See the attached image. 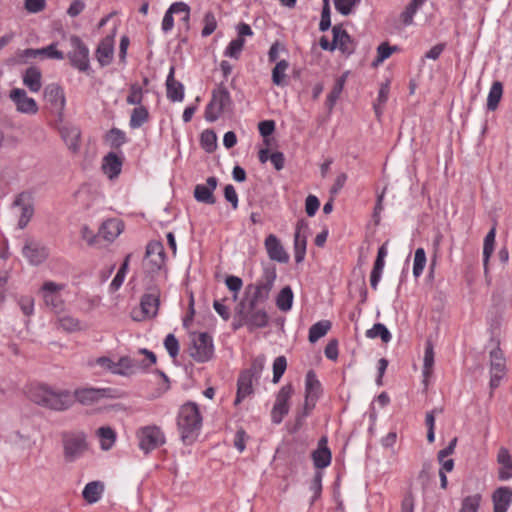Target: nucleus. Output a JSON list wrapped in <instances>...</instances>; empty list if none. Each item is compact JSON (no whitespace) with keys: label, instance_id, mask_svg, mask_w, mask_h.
Wrapping results in <instances>:
<instances>
[{"label":"nucleus","instance_id":"c756f323","mask_svg":"<svg viewBox=\"0 0 512 512\" xmlns=\"http://www.w3.org/2000/svg\"><path fill=\"white\" fill-rule=\"evenodd\" d=\"M104 488V484L101 481L89 482L84 487L82 491V496L87 503H96L101 499V496L104 492Z\"/></svg>","mask_w":512,"mask_h":512},{"label":"nucleus","instance_id":"7c9ffc66","mask_svg":"<svg viewBox=\"0 0 512 512\" xmlns=\"http://www.w3.org/2000/svg\"><path fill=\"white\" fill-rule=\"evenodd\" d=\"M41 71L39 68L35 66H31L26 69L23 75V83L30 89L31 92H39L42 83H41Z\"/></svg>","mask_w":512,"mask_h":512},{"label":"nucleus","instance_id":"f8f14e48","mask_svg":"<svg viewBox=\"0 0 512 512\" xmlns=\"http://www.w3.org/2000/svg\"><path fill=\"white\" fill-rule=\"evenodd\" d=\"M145 265L149 272H157L165 265V251L164 246L159 241H151L146 247Z\"/></svg>","mask_w":512,"mask_h":512},{"label":"nucleus","instance_id":"9d476101","mask_svg":"<svg viewBox=\"0 0 512 512\" xmlns=\"http://www.w3.org/2000/svg\"><path fill=\"white\" fill-rule=\"evenodd\" d=\"M62 442L64 457L67 462H73L87 449L86 436L82 432L64 433Z\"/></svg>","mask_w":512,"mask_h":512},{"label":"nucleus","instance_id":"2f4dec72","mask_svg":"<svg viewBox=\"0 0 512 512\" xmlns=\"http://www.w3.org/2000/svg\"><path fill=\"white\" fill-rule=\"evenodd\" d=\"M104 396V390L94 389V388H84L75 391V395L73 396L74 400L76 399L78 402L84 405H89L97 402L100 398Z\"/></svg>","mask_w":512,"mask_h":512},{"label":"nucleus","instance_id":"c9c22d12","mask_svg":"<svg viewBox=\"0 0 512 512\" xmlns=\"http://www.w3.org/2000/svg\"><path fill=\"white\" fill-rule=\"evenodd\" d=\"M331 328V322L329 320H321L313 324L309 329V341L311 343L317 342L320 338L325 336Z\"/></svg>","mask_w":512,"mask_h":512},{"label":"nucleus","instance_id":"5701e85b","mask_svg":"<svg viewBox=\"0 0 512 512\" xmlns=\"http://www.w3.org/2000/svg\"><path fill=\"white\" fill-rule=\"evenodd\" d=\"M335 47L338 48L343 54L351 55L355 51V43L346 30L342 29L340 25H335L332 28Z\"/></svg>","mask_w":512,"mask_h":512},{"label":"nucleus","instance_id":"338daca9","mask_svg":"<svg viewBox=\"0 0 512 512\" xmlns=\"http://www.w3.org/2000/svg\"><path fill=\"white\" fill-rule=\"evenodd\" d=\"M320 201L315 195H308L305 200V211L309 217L316 214L319 209Z\"/></svg>","mask_w":512,"mask_h":512},{"label":"nucleus","instance_id":"20e7f679","mask_svg":"<svg viewBox=\"0 0 512 512\" xmlns=\"http://www.w3.org/2000/svg\"><path fill=\"white\" fill-rule=\"evenodd\" d=\"M71 50L67 53L70 65L79 72L88 73L90 70L89 48L77 35L69 38Z\"/></svg>","mask_w":512,"mask_h":512},{"label":"nucleus","instance_id":"393cba45","mask_svg":"<svg viewBox=\"0 0 512 512\" xmlns=\"http://www.w3.org/2000/svg\"><path fill=\"white\" fill-rule=\"evenodd\" d=\"M174 74L175 68L171 66L166 79L167 98L172 102H179L184 98V86L174 78Z\"/></svg>","mask_w":512,"mask_h":512},{"label":"nucleus","instance_id":"8fccbe9b","mask_svg":"<svg viewBox=\"0 0 512 512\" xmlns=\"http://www.w3.org/2000/svg\"><path fill=\"white\" fill-rule=\"evenodd\" d=\"M135 367L134 360L128 356L121 357L118 362H116V370H114V374L118 375H127L133 372V368Z\"/></svg>","mask_w":512,"mask_h":512},{"label":"nucleus","instance_id":"f03ea898","mask_svg":"<svg viewBox=\"0 0 512 512\" xmlns=\"http://www.w3.org/2000/svg\"><path fill=\"white\" fill-rule=\"evenodd\" d=\"M28 395L35 404L55 411H65L74 403V398L69 391L53 390L46 385L32 387Z\"/></svg>","mask_w":512,"mask_h":512},{"label":"nucleus","instance_id":"a211bd4d","mask_svg":"<svg viewBox=\"0 0 512 512\" xmlns=\"http://www.w3.org/2000/svg\"><path fill=\"white\" fill-rule=\"evenodd\" d=\"M218 179L214 176L208 177L206 180V184H197L194 188V198L197 202L214 205L216 203V198L213 194L214 190L217 188Z\"/></svg>","mask_w":512,"mask_h":512},{"label":"nucleus","instance_id":"09e8293b","mask_svg":"<svg viewBox=\"0 0 512 512\" xmlns=\"http://www.w3.org/2000/svg\"><path fill=\"white\" fill-rule=\"evenodd\" d=\"M143 101V89L138 83H132L129 88V94L126 102L129 105L140 106Z\"/></svg>","mask_w":512,"mask_h":512},{"label":"nucleus","instance_id":"79ce46f5","mask_svg":"<svg viewBox=\"0 0 512 512\" xmlns=\"http://www.w3.org/2000/svg\"><path fill=\"white\" fill-rule=\"evenodd\" d=\"M106 141L109 143L111 148L118 149L127 141V138L126 134L122 130L112 128L106 134Z\"/></svg>","mask_w":512,"mask_h":512},{"label":"nucleus","instance_id":"b1692460","mask_svg":"<svg viewBox=\"0 0 512 512\" xmlns=\"http://www.w3.org/2000/svg\"><path fill=\"white\" fill-rule=\"evenodd\" d=\"M331 458L332 455L330 449L327 446V438L322 437L318 441L317 449L312 453L314 466L318 469H323L330 465Z\"/></svg>","mask_w":512,"mask_h":512},{"label":"nucleus","instance_id":"c03bdc74","mask_svg":"<svg viewBox=\"0 0 512 512\" xmlns=\"http://www.w3.org/2000/svg\"><path fill=\"white\" fill-rule=\"evenodd\" d=\"M482 496L478 493L466 496L461 502L459 512H478Z\"/></svg>","mask_w":512,"mask_h":512},{"label":"nucleus","instance_id":"e433bc0d","mask_svg":"<svg viewBox=\"0 0 512 512\" xmlns=\"http://www.w3.org/2000/svg\"><path fill=\"white\" fill-rule=\"evenodd\" d=\"M149 120V112L146 107L140 105L135 107L130 116L129 125L132 129L141 127Z\"/></svg>","mask_w":512,"mask_h":512},{"label":"nucleus","instance_id":"774afa93","mask_svg":"<svg viewBox=\"0 0 512 512\" xmlns=\"http://www.w3.org/2000/svg\"><path fill=\"white\" fill-rule=\"evenodd\" d=\"M46 0H24V8L29 13H38L45 9Z\"/></svg>","mask_w":512,"mask_h":512},{"label":"nucleus","instance_id":"412c9836","mask_svg":"<svg viewBox=\"0 0 512 512\" xmlns=\"http://www.w3.org/2000/svg\"><path fill=\"white\" fill-rule=\"evenodd\" d=\"M265 248L269 258L279 263H287L289 261V255L285 251L280 240L274 235L269 234L265 239Z\"/></svg>","mask_w":512,"mask_h":512},{"label":"nucleus","instance_id":"13d9d810","mask_svg":"<svg viewBox=\"0 0 512 512\" xmlns=\"http://www.w3.org/2000/svg\"><path fill=\"white\" fill-rule=\"evenodd\" d=\"M287 367V360L284 356H278L273 363V382H279Z\"/></svg>","mask_w":512,"mask_h":512},{"label":"nucleus","instance_id":"ddd939ff","mask_svg":"<svg viewBox=\"0 0 512 512\" xmlns=\"http://www.w3.org/2000/svg\"><path fill=\"white\" fill-rule=\"evenodd\" d=\"M44 98L48 103L51 104L52 109L57 114L58 121L62 122L66 99L61 86L56 83L47 85L44 88Z\"/></svg>","mask_w":512,"mask_h":512},{"label":"nucleus","instance_id":"f3484780","mask_svg":"<svg viewBox=\"0 0 512 512\" xmlns=\"http://www.w3.org/2000/svg\"><path fill=\"white\" fill-rule=\"evenodd\" d=\"M22 253L32 265L43 263L49 255L47 247L31 239L26 240Z\"/></svg>","mask_w":512,"mask_h":512},{"label":"nucleus","instance_id":"37998d69","mask_svg":"<svg viewBox=\"0 0 512 512\" xmlns=\"http://www.w3.org/2000/svg\"><path fill=\"white\" fill-rule=\"evenodd\" d=\"M345 84V76H342L338 78L330 91V93L327 95L326 105L329 110H332L335 103L337 102L338 98L340 97L343 88Z\"/></svg>","mask_w":512,"mask_h":512},{"label":"nucleus","instance_id":"2eb2a0df","mask_svg":"<svg viewBox=\"0 0 512 512\" xmlns=\"http://www.w3.org/2000/svg\"><path fill=\"white\" fill-rule=\"evenodd\" d=\"M13 206L21 208V215L18 221V227L24 229L34 214L33 197L29 192L19 193L14 201Z\"/></svg>","mask_w":512,"mask_h":512},{"label":"nucleus","instance_id":"0eeeda50","mask_svg":"<svg viewBox=\"0 0 512 512\" xmlns=\"http://www.w3.org/2000/svg\"><path fill=\"white\" fill-rule=\"evenodd\" d=\"M232 103L229 91L221 84L212 92V99L205 110V119L208 122L216 121L224 109Z\"/></svg>","mask_w":512,"mask_h":512},{"label":"nucleus","instance_id":"052dcab7","mask_svg":"<svg viewBox=\"0 0 512 512\" xmlns=\"http://www.w3.org/2000/svg\"><path fill=\"white\" fill-rule=\"evenodd\" d=\"M360 0H334L336 10L344 16L352 12L353 7L359 3Z\"/></svg>","mask_w":512,"mask_h":512},{"label":"nucleus","instance_id":"aec40b11","mask_svg":"<svg viewBox=\"0 0 512 512\" xmlns=\"http://www.w3.org/2000/svg\"><path fill=\"white\" fill-rule=\"evenodd\" d=\"M59 133L61 138L67 145V148L73 152L78 153L81 147L80 139H81V131L78 127L74 125L64 124L59 128Z\"/></svg>","mask_w":512,"mask_h":512},{"label":"nucleus","instance_id":"69168bd1","mask_svg":"<svg viewBox=\"0 0 512 512\" xmlns=\"http://www.w3.org/2000/svg\"><path fill=\"white\" fill-rule=\"evenodd\" d=\"M330 26H331L330 6H329V2L326 1V3L323 5V8H322L319 29H320V31L324 32V31L328 30L330 28Z\"/></svg>","mask_w":512,"mask_h":512},{"label":"nucleus","instance_id":"bb28decb","mask_svg":"<svg viewBox=\"0 0 512 512\" xmlns=\"http://www.w3.org/2000/svg\"><path fill=\"white\" fill-rule=\"evenodd\" d=\"M497 461L500 464L498 479L506 481L512 478V457L506 448L501 447L499 449Z\"/></svg>","mask_w":512,"mask_h":512},{"label":"nucleus","instance_id":"dca6fc26","mask_svg":"<svg viewBox=\"0 0 512 512\" xmlns=\"http://www.w3.org/2000/svg\"><path fill=\"white\" fill-rule=\"evenodd\" d=\"M236 314H244L246 327L250 332L255 329L265 328L269 324V315L264 308H255L251 311L236 310Z\"/></svg>","mask_w":512,"mask_h":512},{"label":"nucleus","instance_id":"c85d7f7f","mask_svg":"<svg viewBox=\"0 0 512 512\" xmlns=\"http://www.w3.org/2000/svg\"><path fill=\"white\" fill-rule=\"evenodd\" d=\"M322 392L321 383L313 370H309L305 379V396L307 399H312L316 402Z\"/></svg>","mask_w":512,"mask_h":512},{"label":"nucleus","instance_id":"bf43d9fd","mask_svg":"<svg viewBox=\"0 0 512 512\" xmlns=\"http://www.w3.org/2000/svg\"><path fill=\"white\" fill-rule=\"evenodd\" d=\"M292 394L293 386L291 384L283 386L276 396L275 404H277L278 406H289L288 402Z\"/></svg>","mask_w":512,"mask_h":512},{"label":"nucleus","instance_id":"3c124183","mask_svg":"<svg viewBox=\"0 0 512 512\" xmlns=\"http://www.w3.org/2000/svg\"><path fill=\"white\" fill-rule=\"evenodd\" d=\"M426 264V254L423 248H417L414 255L413 275L419 277Z\"/></svg>","mask_w":512,"mask_h":512},{"label":"nucleus","instance_id":"1a4fd4ad","mask_svg":"<svg viewBox=\"0 0 512 512\" xmlns=\"http://www.w3.org/2000/svg\"><path fill=\"white\" fill-rule=\"evenodd\" d=\"M263 369L261 362L254 361L249 369L242 371L237 381V394L234 405H238L244 398L253 393L252 381Z\"/></svg>","mask_w":512,"mask_h":512},{"label":"nucleus","instance_id":"4d7b16f0","mask_svg":"<svg viewBox=\"0 0 512 512\" xmlns=\"http://www.w3.org/2000/svg\"><path fill=\"white\" fill-rule=\"evenodd\" d=\"M204 27L202 29L201 35L203 37H207L211 35L217 28V21L213 12L209 11L204 15Z\"/></svg>","mask_w":512,"mask_h":512},{"label":"nucleus","instance_id":"49530a36","mask_svg":"<svg viewBox=\"0 0 512 512\" xmlns=\"http://www.w3.org/2000/svg\"><path fill=\"white\" fill-rule=\"evenodd\" d=\"M57 322L59 326L67 332H76L82 330L80 320L70 315L59 317Z\"/></svg>","mask_w":512,"mask_h":512},{"label":"nucleus","instance_id":"7ed1b4c3","mask_svg":"<svg viewBox=\"0 0 512 512\" xmlns=\"http://www.w3.org/2000/svg\"><path fill=\"white\" fill-rule=\"evenodd\" d=\"M177 426L182 442L191 445L198 437L202 426V416L196 403L187 402L180 407Z\"/></svg>","mask_w":512,"mask_h":512},{"label":"nucleus","instance_id":"6ab92c4d","mask_svg":"<svg viewBox=\"0 0 512 512\" xmlns=\"http://www.w3.org/2000/svg\"><path fill=\"white\" fill-rule=\"evenodd\" d=\"M123 231V223L118 219H108L102 223L99 228L97 238H102L108 242L114 241ZM96 238V236H95ZM94 237L88 239L89 244H93Z\"/></svg>","mask_w":512,"mask_h":512},{"label":"nucleus","instance_id":"4be33fe9","mask_svg":"<svg viewBox=\"0 0 512 512\" xmlns=\"http://www.w3.org/2000/svg\"><path fill=\"white\" fill-rule=\"evenodd\" d=\"M493 512H507L512 504V488L501 486L495 489L491 496Z\"/></svg>","mask_w":512,"mask_h":512},{"label":"nucleus","instance_id":"603ef678","mask_svg":"<svg viewBox=\"0 0 512 512\" xmlns=\"http://www.w3.org/2000/svg\"><path fill=\"white\" fill-rule=\"evenodd\" d=\"M45 304L52 308L55 313H59L64 309V301L58 293L44 294Z\"/></svg>","mask_w":512,"mask_h":512},{"label":"nucleus","instance_id":"864d4df0","mask_svg":"<svg viewBox=\"0 0 512 512\" xmlns=\"http://www.w3.org/2000/svg\"><path fill=\"white\" fill-rule=\"evenodd\" d=\"M245 44L244 38L237 37L232 40L226 48L224 54L230 58L238 59Z\"/></svg>","mask_w":512,"mask_h":512},{"label":"nucleus","instance_id":"a18cd8bd","mask_svg":"<svg viewBox=\"0 0 512 512\" xmlns=\"http://www.w3.org/2000/svg\"><path fill=\"white\" fill-rule=\"evenodd\" d=\"M201 146L207 153H212L217 148V136L213 130H205L200 138Z\"/></svg>","mask_w":512,"mask_h":512},{"label":"nucleus","instance_id":"4468645a","mask_svg":"<svg viewBox=\"0 0 512 512\" xmlns=\"http://www.w3.org/2000/svg\"><path fill=\"white\" fill-rule=\"evenodd\" d=\"M9 97L14 102L16 110L20 113L34 115L39 110L36 101L33 98L28 97L27 92L24 89H12Z\"/></svg>","mask_w":512,"mask_h":512},{"label":"nucleus","instance_id":"e2e57ef3","mask_svg":"<svg viewBox=\"0 0 512 512\" xmlns=\"http://www.w3.org/2000/svg\"><path fill=\"white\" fill-rule=\"evenodd\" d=\"M225 284L230 291L235 293L233 298L234 300H236L237 294L241 290L243 285L242 279L237 276L230 275L226 277Z\"/></svg>","mask_w":512,"mask_h":512},{"label":"nucleus","instance_id":"58836bf2","mask_svg":"<svg viewBox=\"0 0 512 512\" xmlns=\"http://www.w3.org/2000/svg\"><path fill=\"white\" fill-rule=\"evenodd\" d=\"M503 94V85L499 81H495L489 91L488 98H487V109L490 111H494Z\"/></svg>","mask_w":512,"mask_h":512},{"label":"nucleus","instance_id":"f704fd0d","mask_svg":"<svg viewBox=\"0 0 512 512\" xmlns=\"http://www.w3.org/2000/svg\"><path fill=\"white\" fill-rule=\"evenodd\" d=\"M293 303V292L290 286L283 287L276 297V306L283 312L291 309Z\"/></svg>","mask_w":512,"mask_h":512},{"label":"nucleus","instance_id":"6e6d98bb","mask_svg":"<svg viewBox=\"0 0 512 512\" xmlns=\"http://www.w3.org/2000/svg\"><path fill=\"white\" fill-rule=\"evenodd\" d=\"M164 346L171 358L178 356L180 345L174 334L170 333L165 337Z\"/></svg>","mask_w":512,"mask_h":512},{"label":"nucleus","instance_id":"a878e982","mask_svg":"<svg viewBox=\"0 0 512 512\" xmlns=\"http://www.w3.org/2000/svg\"><path fill=\"white\" fill-rule=\"evenodd\" d=\"M114 54L113 38L106 37L99 44L96 49V59L100 66L104 67L112 62Z\"/></svg>","mask_w":512,"mask_h":512},{"label":"nucleus","instance_id":"680f3d73","mask_svg":"<svg viewBox=\"0 0 512 512\" xmlns=\"http://www.w3.org/2000/svg\"><path fill=\"white\" fill-rule=\"evenodd\" d=\"M40 55L57 60H62L65 57L64 53L57 49V43H51L46 47L40 48Z\"/></svg>","mask_w":512,"mask_h":512},{"label":"nucleus","instance_id":"a19ab883","mask_svg":"<svg viewBox=\"0 0 512 512\" xmlns=\"http://www.w3.org/2000/svg\"><path fill=\"white\" fill-rule=\"evenodd\" d=\"M366 337L375 339L380 337L383 343L390 342L392 336L387 327L382 323H376L371 329L366 331Z\"/></svg>","mask_w":512,"mask_h":512},{"label":"nucleus","instance_id":"0e129e2a","mask_svg":"<svg viewBox=\"0 0 512 512\" xmlns=\"http://www.w3.org/2000/svg\"><path fill=\"white\" fill-rule=\"evenodd\" d=\"M289 412V406H278L274 403V406L271 411V420L275 424H280Z\"/></svg>","mask_w":512,"mask_h":512},{"label":"nucleus","instance_id":"6e6552de","mask_svg":"<svg viewBox=\"0 0 512 512\" xmlns=\"http://www.w3.org/2000/svg\"><path fill=\"white\" fill-rule=\"evenodd\" d=\"M489 363H490V382L489 387L491 394L499 387L501 380L504 378L507 372L506 359L504 353L500 348L499 341L496 346L489 352Z\"/></svg>","mask_w":512,"mask_h":512},{"label":"nucleus","instance_id":"ea45409f","mask_svg":"<svg viewBox=\"0 0 512 512\" xmlns=\"http://www.w3.org/2000/svg\"><path fill=\"white\" fill-rule=\"evenodd\" d=\"M307 236L305 234H294V257L296 263L303 262L306 255Z\"/></svg>","mask_w":512,"mask_h":512},{"label":"nucleus","instance_id":"f257e3e1","mask_svg":"<svg viewBox=\"0 0 512 512\" xmlns=\"http://www.w3.org/2000/svg\"><path fill=\"white\" fill-rule=\"evenodd\" d=\"M276 269L274 266L265 267L260 279L253 284L245 287L243 297L236 305V310L249 311L258 308L260 304L265 303L270 296V292L276 280Z\"/></svg>","mask_w":512,"mask_h":512},{"label":"nucleus","instance_id":"72a5a7b5","mask_svg":"<svg viewBox=\"0 0 512 512\" xmlns=\"http://www.w3.org/2000/svg\"><path fill=\"white\" fill-rule=\"evenodd\" d=\"M495 236L496 228L493 226L485 236L483 245V265L486 272L488 270L489 259L494 251Z\"/></svg>","mask_w":512,"mask_h":512},{"label":"nucleus","instance_id":"423d86ee","mask_svg":"<svg viewBox=\"0 0 512 512\" xmlns=\"http://www.w3.org/2000/svg\"><path fill=\"white\" fill-rule=\"evenodd\" d=\"M214 354L212 336L207 332L193 333L192 346L189 348V355L196 362L204 363L209 361Z\"/></svg>","mask_w":512,"mask_h":512},{"label":"nucleus","instance_id":"39448f33","mask_svg":"<svg viewBox=\"0 0 512 512\" xmlns=\"http://www.w3.org/2000/svg\"><path fill=\"white\" fill-rule=\"evenodd\" d=\"M160 295V288L157 285L147 287L140 301V316L136 315L134 311L133 319L135 321H143L156 317L160 306Z\"/></svg>","mask_w":512,"mask_h":512},{"label":"nucleus","instance_id":"473e14b6","mask_svg":"<svg viewBox=\"0 0 512 512\" xmlns=\"http://www.w3.org/2000/svg\"><path fill=\"white\" fill-rule=\"evenodd\" d=\"M96 435L99 438L100 447L104 451L110 450L116 441V432L109 426L98 428Z\"/></svg>","mask_w":512,"mask_h":512},{"label":"nucleus","instance_id":"de8ad7c7","mask_svg":"<svg viewBox=\"0 0 512 512\" xmlns=\"http://www.w3.org/2000/svg\"><path fill=\"white\" fill-rule=\"evenodd\" d=\"M434 365V350L433 345L430 342H427L425 353H424V363H423V375L425 378H428L432 374V368Z\"/></svg>","mask_w":512,"mask_h":512},{"label":"nucleus","instance_id":"9b49d317","mask_svg":"<svg viewBox=\"0 0 512 512\" xmlns=\"http://www.w3.org/2000/svg\"><path fill=\"white\" fill-rule=\"evenodd\" d=\"M139 448L148 454L165 443V436L158 426H145L137 434Z\"/></svg>","mask_w":512,"mask_h":512},{"label":"nucleus","instance_id":"5fc2aeb1","mask_svg":"<svg viewBox=\"0 0 512 512\" xmlns=\"http://www.w3.org/2000/svg\"><path fill=\"white\" fill-rule=\"evenodd\" d=\"M397 50V46H390L387 42L381 43L377 48V58L373 65L376 66L389 58L391 54Z\"/></svg>","mask_w":512,"mask_h":512},{"label":"nucleus","instance_id":"4c0bfd02","mask_svg":"<svg viewBox=\"0 0 512 512\" xmlns=\"http://www.w3.org/2000/svg\"><path fill=\"white\" fill-rule=\"evenodd\" d=\"M289 67V63L286 60H280L276 63L272 70V82L277 86L284 87L287 85L286 81V70Z\"/></svg>","mask_w":512,"mask_h":512},{"label":"nucleus","instance_id":"cd10ccee","mask_svg":"<svg viewBox=\"0 0 512 512\" xmlns=\"http://www.w3.org/2000/svg\"><path fill=\"white\" fill-rule=\"evenodd\" d=\"M122 168V159L114 152H109L102 163L103 172L110 178H116Z\"/></svg>","mask_w":512,"mask_h":512}]
</instances>
